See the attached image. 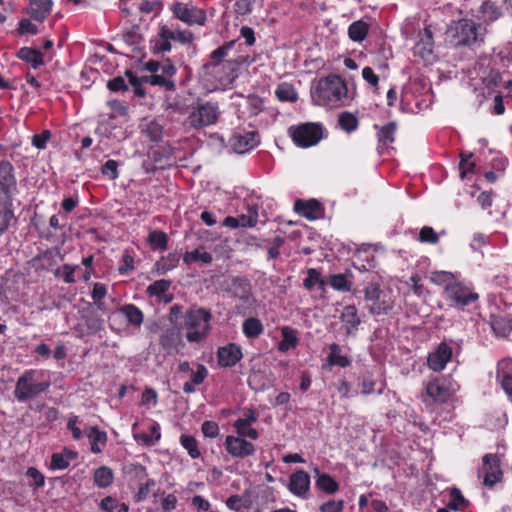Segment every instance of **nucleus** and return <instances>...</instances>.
Masks as SVG:
<instances>
[{
  "label": "nucleus",
  "mask_w": 512,
  "mask_h": 512,
  "mask_svg": "<svg viewBox=\"0 0 512 512\" xmlns=\"http://www.w3.org/2000/svg\"><path fill=\"white\" fill-rule=\"evenodd\" d=\"M329 354L326 358V363L323 364V369L331 370L333 366H338L340 368H347L351 365L352 361L350 357L346 354L342 353V348L337 343H332L329 345Z\"/></svg>",
  "instance_id": "obj_21"
},
{
  "label": "nucleus",
  "mask_w": 512,
  "mask_h": 512,
  "mask_svg": "<svg viewBox=\"0 0 512 512\" xmlns=\"http://www.w3.org/2000/svg\"><path fill=\"white\" fill-rule=\"evenodd\" d=\"M396 133V124L394 122H390L378 129L377 138H378V149L380 152L383 150H387L390 148L391 144L395 140Z\"/></svg>",
  "instance_id": "obj_29"
},
{
  "label": "nucleus",
  "mask_w": 512,
  "mask_h": 512,
  "mask_svg": "<svg viewBox=\"0 0 512 512\" xmlns=\"http://www.w3.org/2000/svg\"><path fill=\"white\" fill-rule=\"evenodd\" d=\"M224 447L231 457L237 459H245L256 453V446L251 440L234 435L226 436Z\"/></svg>",
  "instance_id": "obj_13"
},
{
  "label": "nucleus",
  "mask_w": 512,
  "mask_h": 512,
  "mask_svg": "<svg viewBox=\"0 0 512 512\" xmlns=\"http://www.w3.org/2000/svg\"><path fill=\"white\" fill-rule=\"evenodd\" d=\"M491 327L496 335L506 337L512 332V318L506 314L492 316Z\"/></svg>",
  "instance_id": "obj_31"
},
{
  "label": "nucleus",
  "mask_w": 512,
  "mask_h": 512,
  "mask_svg": "<svg viewBox=\"0 0 512 512\" xmlns=\"http://www.w3.org/2000/svg\"><path fill=\"white\" fill-rule=\"evenodd\" d=\"M449 500L447 507L454 511H463L469 506V501L463 496L460 489L451 487L448 489Z\"/></svg>",
  "instance_id": "obj_36"
},
{
  "label": "nucleus",
  "mask_w": 512,
  "mask_h": 512,
  "mask_svg": "<svg viewBox=\"0 0 512 512\" xmlns=\"http://www.w3.org/2000/svg\"><path fill=\"white\" fill-rule=\"evenodd\" d=\"M226 506L235 512H241L245 508H249L250 501L244 500L242 496L234 494L229 496L225 501Z\"/></svg>",
  "instance_id": "obj_56"
},
{
  "label": "nucleus",
  "mask_w": 512,
  "mask_h": 512,
  "mask_svg": "<svg viewBox=\"0 0 512 512\" xmlns=\"http://www.w3.org/2000/svg\"><path fill=\"white\" fill-rule=\"evenodd\" d=\"M78 267V265L64 264L56 269L55 276L62 278L66 284H73L76 282L75 271Z\"/></svg>",
  "instance_id": "obj_53"
},
{
  "label": "nucleus",
  "mask_w": 512,
  "mask_h": 512,
  "mask_svg": "<svg viewBox=\"0 0 512 512\" xmlns=\"http://www.w3.org/2000/svg\"><path fill=\"white\" fill-rule=\"evenodd\" d=\"M282 340L278 344V350L281 352H287L290 349L295 348L298 345V333L295 329L289 326H283L281 328Z\"/></svg>",
  "instance_id": "obj_33"
},
{
  "label": "nucleus",
  "mask_w": 512,
  "mask_h": 512,
  "mask_svg": "<svg viewBox=\"0 0 512 512\" xmlns=\"http://www.w3.org/2000/svg\"><path fill=\"white\" fill-rule=\"evenodd\" d=\"M247 105L250 114L257 115L264 109V101L260 96L250 95L247 97Z\"/></svg>",
  "instance_id": "obj_64"
},
{
  "label": "nucleus",
  "mask_w": 512,
  "mask_h": 512,
  "mask_svg": "<svg viewBox=\"0 0 512 512\" xmlns=\"http://www.w3.org/2000/svg\"><path fill=\"white\" fill-rule=\"evenodd\" d=\"M190 373L189 381L183 385V392L186 394L194 393L196 387L202 384L209 375L208 369L203 364H197L196 370H192Z\"/></svg>",
  "instance_id": "obj_24"
},
{
  "label": "nucleus",
  "mask_w": 512,
  "mask_h": 512,
  "mask_svg": "<svg viewBox=\"0 0 512 512\" xmlns=\"http://www.w3.org/2000/svg\"><path fill=\"white\" fill-rule=\"evenodd\" d=\"M310 476L300 469L292 473L289 477L288 490L295 496L306 498L310 490Z\"/></svg>",
  "instance_id": "obj_18"
},
{
  "label": "nucleus",
  "mask_w": 512,
  "mask_h": 512,
  "mask_svg": "<svg viewBox=\"0 0 512 512\" xmlns=\"http://www.w3.org/2000/svg\"><path fill=\"white\" fill-rule=\"evenodd\" d=\"M354 275L351 270L346 269L343 273L331 274L327 279V284L336 291L350 292L353 287Z\"/></svg>",
  "instance_id": "obj_22"
},
{
  "label": "nucleus",
  "mask_w": 512,
  "mask_h": 512,
  "mask_svg": "<svg viewBox=\"0 0 512 512\" xmlns=\"http://www.w3.org/2000/svg\"><path fill=\"white\" fill-rule=\"evenodd\" d=\"M338 126L346 133H352L359 127V120L356 115L351 112L344 111L338 115Z\"/></svg>",
  "instance_id": "obj_44"
},
{
  "label": "nucleus",
  "mask_w": 512,
  "mask_h": 512,
  "mask_svg": "<svg viewBox=\"0 0 512 512\" xmlns=\"http://www.w3.org/2000/svg\"><path fill=\"white\" fill-rule=\"evenodd\" d=\"M220 116L219 108L216 104L206 102L198 105L190 113L188 120L192 127L202 128L215 124Z\"/></svg>",
  "instance_id": "obj_12"
},
{
  "label": "nucleus",
  "mask_w": 512,
  "mask_h": 512,
  "mask_svg": "<svg viewBox=\"0 0 512 512\" xmlns=\"http://www.w3.org/2000/svg\"><path fill=\"white\" fill-rule=\"evenodd\" d=\"M195 35L188 29H180L179 26L169 23H159L157 35L153 44L155 53H168L172 50V42L182 45H190L194 42Z\"/></svg>",
  "instance_id": "obj_5"
},
{
  "label": "nucleus",
  "mask_w": 512,
  "mask_h": 512,
  "mask_svg": "<svg viewBox=\"0 0 512 512\" xmlns=\"http://www.w3.org/2000/svg\"><path fill=\"white\" fill-rule=\"evenodd\" d=\"M232 3L231 13L238 19L241 16L248 15L252 11L249 0H229Z\"/></svg>",
  "instance_id": "obj_58"
},
{
  "label": "nucleus",
  "mask_w": 512,
  "mask_h": 512,
  "mask_svg": "<svg viewBox=\"0 0 512 512\" xmlns=\"http://www.w3.org/2000/svg\"><path fill=\"white\" fill-rule=\"evenodd\" d=\"M275 95L278 100L283 102H296L298 99V93L295 87L291 83L282 82L280 83L276 90Z\"/></svg>",
  "instance_id": "obj_45"
},
{
  "label": "nucleus",
  "mask_w": 512,
  "mask_h": 512,
  "mask_svg": "<svg viewBox=\"0 0 512 512\" xmlns=\"http://www.w3.org/2000/svg\"><path fill=\"white\" fill-rule=\"evenodd\" d=\"M484 34L485 30L480 24L466 18L453 22L446 32L450 44L454 47H471L477 42H483Z\"/></svg>",
  "instance_id": "obj_4"
},
{
  "label": "nucleus",
  "mask_w": 512,
  "mask_h": 512,
  "mask_svg": "<svg viewBox=\"0 0 512 512\" xmlns=\"http://www.w3.org/2000/svg\"><path fill=\"white\" fill-rule=\"evenodd\" d=\"M142 82L148 83L153 86H160L165 88L166 90H174L175 83L173 79H169L167 76L162 74H152L150 76H145L142 78Z\"/></svg>",
  "instance_id": "obj_50"
},
{
  "label": "nucleus",
  "mask_w": 512,
  "mask_h": 512,
  "mask_svg": "<svg viewBox=\"0 0 512 512\" xmlns=\"http://www.w3.org/2000/svg\"><path fill=\"white\" fill-rule=\"evenodd\" d=\"M461 160L459 163L460 176L461 178H465L468 174L474 173V169L476 164L472 161L473 154L472 153H461Z\"/></svg>",
  "instance_id": "obj_55"
},
{
  "label": "nucleus",
  "mask_w": 512,
  "mask_h": 512,
  "mask_svg": "<svg viewBox=\"0 0 512 512\" xmlns=\"http://www.w3.org/2000/svg\"><path fill=\"white\" fill-rule=\"evenodd\" d=\"M179 442L192 459H198L201 457L199 442L194 436L182 434L179 438Z\"/></svg>",
  "instance_id": "obj_48"
},
{
  "label": "nucleus",
  "mask_w": 512,
  "mask_h": 512,
  "mask_svg": "<svg viewBox=\"0 0 512 512\" xmlns=\"http://www.w3.org/2000/svg\"><path fill=\"white\" fill-rule=\"evenodd\" d=\"M16 188L17 181L13 165L7 160L0 161V196L8 205H12V196Z\"/></svg>",
  "instance_id": "obj_14"
},
{
  "label": "nucleus",
  "mask_w": 512,
  "mask_h": 512,
  "mask_svg": "<svg viewBox=\"0 0 512 512\" xmlns=\"http://www.w3.org/2000/svg\"><path fill=\"white\" fill-rule=\"evenodd\" d=\"M364 299L368 303V310L372 315H387L396 302V296L389 287L381 288L379 283L370 282L364 288Z\"/></svg>",
  "instance_id": "obj_7"
},
{
  "label": "nucleus",
  "mask_w": 512,
  "mask_h": 512,
  "mask_svg": "<svg viewBox=\"0 0 512 512\" xmlns=\"http://www.w3.org/2000/svg\"><path fill=\"white\" fill-rule=\"evenodd\" d=\"M138 441L147 446H152L161 438L160 426L157 422H152L149 426V432H142L135 435Z\"/></svg>",
  "instance_id": "obj_43"
},
{
  "label": "nucleus",
  "mask_w": 512,
  "mask_h": 512,
  "mask_svg": "<svg viewBox=\"0 0 512 512\" xmlns=\"http://www.w3.org/2000/svg\"><path fill=\"white\" fill-rule=\"evenodd\" d=\"M456 392V388L453 383L445 377H436L427 382L425 386L424 402H427V398L431 403H445L447 402Z\"/></svg>",
  "instance_id": "obj_11"
},
{
  "label": "nucleus",
  "mask_w": 512,
  "mask_h": 512,
  "mask_svg": "<svg viewBox=\"0 0 512 512\" xmlns=\"http://www.w3.org/2000/svg\"><path fill=\"white\" fill-rule=\"evenodd\" d=\"M294 211L308 220H317L324 216L325 210L316 199H298L294 202Z\"/></svg>",
  "instance_id": "obj_17"
},
{
  "label": "nucleus",
  "mask_w": 512,
  "mask_h": 512,
  "mask_svg": "<svg viewBox=\"0 0 512 512\" xmlns=\"http://www.w3.org/2000/svg\"><path fill=\"white\" fill-rule=\"evenodd\" d=\"M453 348L446 342H441L437 347L428 353L427 367L434 372H441L451 361Z\"/></svg>",
  "instance_id": "obj_15"
},
{
  "label": "nucleus",
  "mask_w": 512,
  "mask_h": 512,
  "mask_svg": "<svg viewBox=\"0 0 512 512\" xmlns=\"http://www.w3.org/2000/svg\"><path fill=\"white\" fill-rule=\"evenodd\" d=\"M429 279L433 284L443 288V296L452 307L463 310L479 300V294L473 285L462 279L458 273L433 271Z\"/></svg>",
  "instance_id": "obj_1"
},
{
  "label": "nucleus",
  "mask_w": 512,
  "mask_h": 512,
  "mask_svg": "<svg viewBox=\"0 0 512 512\" xmlns=\"http://www.w3.org/2000/svg\"><path fill=\"white\" fill-rule=\"evenodd\" d=\"M118 312L125 317L127 322L135 328H140L144 315L134 304H125L118 309Z\"/></svg>",
  "instance_id": "obj_32"
},
{
  "label": "nucleus",
  "mask_w": 512,
  "mask_h": 512,
  "mask_svg": "<svg viewBox=\"0 0 512 512\" xmlns=\"http://www.w3.org/2000/svg\"><path fill=\"white\" fill-rule=\"evenodd\" d=\"M86 436L88 437L91 445V452L99 454L102 452V447L107 442V434L101 431L98 427L92 426L86 430Z\"/></svg>",
  "instance_id": "obj_30"
},
{
  "label": "nucleus",
  "mask_w": 512,
  "mask_h": 512,
  "mask_svg": "<svg viewBox=\"0 0 512 512\" xmlns=\"http://www.w3.org/2000/svg\"><path fill=\"white\" fill-rule=\"evenodd\" d=\"M134 471H135L136 475L139 477V479L146 478V481L144 483L140 484V487H139L137 493L135 494L136 502H141L148 497L151 488L154 487L156 483L153 479L147 478L148 474H147V469L145 466L135 465Z\"/></svg>",
  "instance_id": "obj_27"
},
{
  "label": "nucleus",
  "mask_w": 512,
  "mask_h": 512,
  "mask_svg": "<svg viewBox=\"0 0 512 512\" xmlns=\"http://www.w3.org/2000/svg\"><path fill=\"white\" fill-rule=\"evenodd\" d=\"M288 134L298 147L308 148L320 142L324 128L320 123L306 122L289 127Z\"/></svg>",
  "instance_id": "obj_8"
},
{
  "label": "nucleus",
  "mask_w": 512,
  "mask_h": 512,
  "mask_svg": "<svg viewBox=\"0 0 512 512\" xmlns=\"http://www.w3.org/2000/svg\"><path fill=\"white\" fill-rule=\"evenodd\" d=\"M242 357V349L236 343H229L226 346L219 347L217 350L218 365L221 367H233Z\"/></svg>",
  "instance_id": "obj_19"
},
{
  "label": "nucleus",
  "mask_w": 512,
  "mask_h": 512,
  "mask_svg": "<svg viewBox=\"0 0 512 512\" xmlns=\"http://www.w3.org/2000/svg\"><path fill=\"white\" fill-rule=\"evenodd\" d=\"M59 256L61 259H63V255L61 254L60 250L58 248H51L47 249L40 254H38L33 261H42L43 264L41 265L42 268L48 269L49 267L53 266L55 264V257Z\"/></svg>",
  "instance_id": "obj_51"
},
{
  "label": "nucleus",
  "mask_w": 512,
  "mask_h": 512,
  "mask_svg": "<svg viewBox=\"0 0 512 512\" xmlns=\"http://www.w3.org/2000/svg\"><path fill=\"white\" fill-rule=\"evenodd\" d=\"M172 282L166 279L156 280L147 287V294L150 297H157L159 300L169 303L173 300L172 294H167L171 287Z\"/></svg>",
  "instance_id": "obj_23"
},
{
  "label": "nucleus",
  "mask_w": 512,
  "mask_h": 512,
  "mask_svg": "<svg viewBox=\"0 0 512 512\" xmlns=\"http://www.w3.org/2000/svg\"><path fill=\"white\" fill-rule=\"evenodd\" d=\"M180 261V255L178 252H171L166 256L161 257L156 262V269L159 273L165 274L168 271L176 268Z\"/></svg>",
  "instance_id": "obj_47"
},
{
  "label": "nucleus",
  "mask_w": 512,
  "mask_h": 512,
  "mask_svg": "<svg viewBox=\"0 0 512 512\" xmlns=\"http://www.w3.org/2000/svg\"><path fill=\"white\" fill-rule=\"evenodd\" d=\"M119 164L115 160H108L102 167L101 173L103 176L107 177L110 180H115L119 176L118 171Z\"/></svg>",
  "instance_id": "obj_63"
},
{
  "label": "nucleus",
  "mask_w": 512,
  "mask_h": 512,
  "mask_svg": "<svg viewBox=\"0 0 512 512\" xmlns=\"http://www.w3.org/2000/svg\"><path fill=\"white\" fill-rule=\"evenodd\" d=\"M315 485L320 491L329 495L339 491L338 482L327 473L319 475V477L316 479Z\"/></svg>",
  "instance_id": "obj_46"
},
{
  "label": "nucleus",
  "mask_w": 512,
  "mask_h": 512,
  "mask_svg": "<svg viewBox=\"0 0 512 512\" xmlns=\"http://www.w3.org/2000/svg\"><path fill=\"white\" fill-rule=\"evenodd\" d=\"M237 437H243L251 441H256L259 438V432L256 428L252 427L251 424L245 423L239 419L233 423Z\"/></svg>",
  "instance_id": "obj_42"
},
{
  "label": "nucleus",
  "mask_w": 512,
  "mask_h": 512,
  "mask_svg": "<svg viewBox=\"0 0 512 512\" xmlns=\"http://www.w3.org/2000/svg\"><path fill=\"white\" fill-rule=\"evenodd\" d=\"M26 475L33 480V483L29 484L30 487L39 489L45 485V476L37 468L29 467Z\"/></svg>",
  "instance_id": "obj_61"
},
{
  "label": "nucleus",
  "mask_w": 512,
  "mask_h": 512,
  "mask_svg": "<svg viewBox=\"0 0 512 512\" xmlns=\"http://www.w3.org/2000/svg\"><path fill=\"white\" fill-rule=\"evenodd\" d=\"M16 57L30 64L34 69L45 64L43 53L40 50L31 47L20 48L16 53Z\"/></svg>",
  "instance_id": "obj_25"
},
{
  "label": "nucleus",
  "mask_w": 512,
  "mask_h": 512,
  "mask_svg": "<svg viewBox=\"0 0 512 512\" xmlns=\"http://www.w3.org/2000/svg\"><path fill=\"white\" fill-rule=\"evenodd\" d=\"M212 260V255L207 252L203 246H200L193 251H187L183 255V261L187 265H191L195 262L210 264Z\"/></svg>",
  "instance_id": "obj_39"
},
{
  "label": "nucleus",
  "mask_w": 512,
  "mask_h": 512,
  "mask_svg": "<svg viewBox=\"0 0 512 512\" xmlns=\"http://www.w3.org/2000/svg\"><path fill=\"white\" fill-rule=\"evenodd\" d=\"M233 151L238 154H244L259 143V135L255 131H237L229 139Z\"/></svg>",
  "instance_id": "obj_16"
},
{
  "label": "nucleus",
  "mask_w": 512,
  "mask_h": 512,
  "mask_svg": "<svg viewBox=\"0 0 512 512\" xmlns=\"http://www.w3.org/2000/svg\"><path fill=\"white\" fill-rule=\"evenodd\" d=\"M169 9L174 18L188 26H204L208 20L206 11L192 1H174Z\"/></svg>",
  "instance_id": "obj_9"
},
{
  "label": "nucleus",
  "mask_w": 512,
  "mask_h": 512,
  "mask_svg": "<svg viewBox=\"0 0 512 512\" xmlns=\"http://www.w3.org/2000/svg\"><path fill=\"white\" fill-rule=\"evenodd\" d=\"M29 14L32 19L43 22L50 14L53 6L52 0H29Z\"/></svg>",
  "instance_id": "obj_26"
},
{
  "label": "nucleus",
  "mask_w": 512,
  "mask_h": 512,
  "mask_svg": "<svg viewBox=\"0 0 512 512\" xmlns=\"http://www.w3.org/2000/svg\"><path fill=\"white\" fill-rule=\"evenodd\" d=\"M242 332L248 339H257L264 332V326L260 319L249 317L242 324Z\"/></svg>",
  "instance_id": "obj_35"
},
{
  "label": "nucleus",
  "mask_w": 512,
  "mask_h": 512,
  "mask_svg": "<svg viewBox=\"0 0 512 512\" xmlns=\"http://www.w3.org/2000/svg\"><path fill=\"white\" fill-rule=\"evenodd\" d=\"M107 295V286L103 283L96 282L93 285V289L91 292V298L93 302L98 306L101 307L103 305V300Z\"/></svg>",
  "instance_id": "obj_60"
},
{
  "label": "nucleus",
  "mask_w": 512,
  "mask_h": 512,
  "mask_svg": "<svg viewBox=\"0 0 512 512\" xmlns=\"http://www.w3.org/2000/svg\"><path fill=\"white\" fill-rule=\"evenodd\" d=\"M477 476L483 486L491 489L503 479L501 459L498 454H485L482 457V464L478 468Z\"/></svg>",
  "instance_id": "obj_10"
},
{
  "label": "nucleus",
  "mask_w": 512,
  "mask_h": 512,
  "mask_svg": "<svg viewBox=\"0 0 512 512\" xmlns=\"http://www.w3.org/2000/svg\"><path fill=\"white\" fill-rule=\"evenodd\" d=\"M370 26L363 20L352 22L348 27V36L353 42L361 43L368 35Z\"/></svg>",
  "instance_id": "obj_37"
},
{
  "label": "nucleus",
  "mask_w": 512,
  "mask_h": 512,
  "mask_svg": "<svg viewBox=\"0 0 512 512\" xmlns=\"http://www.w3.org/2000/svg\"><path fill=\"white\" fill-rule=\"evenodd\" d=\"M344 506L343 499H330L319 506V512H343Z\"/></svg>",
  "instance_id": "obj_62"
},
{
  "label": "nucleus",
  "mask_w": 512,
  "mask_h": 512,
  "mask_svg": "<svg viewBox=\"0 0 512 512\" xmlns=\"http://www.w3.org/2000/svg\"><path fill=\"white\" fill-rule=\"evenodd\" d=\"M340 319L344 324L345 330L348 334L357 330L358 326L361 323L360 317L358 315V310L355 305L345 306L340 315Z\"/></svg>",
  "instance_id": "obj_28"
},
{
  "label": "nucleus",
  "mask_w": 512,
  "mask_h": 512,
  "mask_svg": "<svg viewBox=\"0 0 512 512\" xmlns=\"http://www.w3.org/2000/svg\"><path fill=\"white\" fill-rule=\"evenodd\" d=\"M135 256L136 254L132 248L123 251L118 267L120 275H129L135 270Z\"/></svg>",
  "instance_id": "obj_41"
},
{
  "label": "nucleus",
  "mask_w": 512,
  "mask_h": 512,
  "mask_svg": "<svg viewBox=\"0 0 512 512\" xmlns=\"http://www.w3.org/2000/svg\"><path fill=\"white\" fill-rule=\"evenodd\" d=\"M313 103L330 109L347 105L354 98L346 81L339 75L329 74L315 80L311 86Z\"/></svg>",
  "instance_id": "obj_2"
},
{
  "label": "nucleus",
  "mask_w": 512,
  "mask_h": 512,
  "mask_svg": "<svg viewBox=\"0 0 512 512\" xmlns=\"http://www.w3.org/2000/svg\"><path fill=\"white\" fill-rule=\"evenodd\" d=\"M44 373L40 370H26L18 379L14 389V396L19 402H27L45 392L50 382L44 380Z\"/></svg>",
  "instance_id": "obj_6"
},
{
  "label": "nucleus",
  "mask_w": 512,
  "mask_h": 512,
  "mask_svg": "<svg viewBox=\"0 0 512 512\" xmlns=\"http://www.w3.org/2000/svg\"><path fill=\"white\" fill-rule=\"evenodd\" d=\"M147 242L153 250L164 251L167 249L168 236L161 230H153L149 233Z\"/></svg>",
  "instance_id": "obj_49"
},
{
  "label": "nucleus",
  "mask_w": 512,
  "mask_h": 512,
  "mask_svg": "<svg viewBox=\"0 0 512 512\" xmlns=\"http://www.w3.org/2000/svg\"><path fill=\"white\" fill-rule=\"evenodd\" d=\"M259 209L256 204L247 205V213L237 216L239 228H253L258 223Z\"/></svg>",
  "instance_id": "obj_40"
},
{
  "label": "nucleus",
  "mask_w": 512,
  "mask_h": 512,
  "mask_svg": "<svg viewBox=\"0 0 512 512\" xmlns=\"http://www.w3.org/2000/svg\"><path fill=\"white\" fill-rule=\"evenodd\" d=\"M496 379L512 401V358L506 357L498 361Z\"/></svg>",
  "instance_id": "obj_20"
},
{
  "label": "nucleus",
  "mask_w": 512,
  "mask_h": 512,
  "mask_svg": "<svg viewBox=\"0 0 512 512\" xmlns=\"http://www.w3.org/2000/svg\"><path fill=\"white\" fill-rule=\"evenodd\" d=\"M93 481L98 488H107L114 481V472L108 466H101L95 469Z\"/></svg>",
  "instance_id": "obj_38"
},
{
  "label": "nucleus",
  "mask_w": 512,
  "mask_h": 512,
  "mask_svg": "<svg viewBox=\"0 0 512 512\" xmlns=\"http://www.w3.org/2000/svg\"><path fill=\"white\" fill-rule=\"evenodd\" d=\"M13 217L12 205L3 202V204L0 205V236L8 229Z\"/></svg>",
  "instance_id": "obj_54"
},
{
  "label": "nucleus",
  "mask_w": 512,
  "mask_h": 512,
  "mask_svg": "<svg viewBox=\"0 0 512 512\" xmlns=\"http://www.w3.org/2000/svg\"><path fill=\"white\" fill-rule=\"evenodd\" d=\"M410 286H411L413 293L417 297L425 298L430 295V291L423 284L422 279H421L420 275H418V274H414L410 277Z\"/></svg>",
  "instance_id": "obj_57"
},
{
  "label": "nucleus",
  "mask_w": 512,
  "mask_h": 512,
  "mask_svg": "<svg viewBox=\"0 0 512 512\" xmlns=\"http://www.w3.org/2000/svg\"><path fill=\"white\" fill-rule=\"evenodd\" d=\"M418 240L421 243L437 244L439 242V235L432 227L424 226L419 232Z\"/></svg>",
  "instance_id": "obj_59"
},
{
  "label": "nucleus",
  "mask_w": 512,
  "mask_h": 512,
  "mask_svg": "<svg viewBox=\"0 0 512 512\" xmlns=\"http://www.w3.org/2000/svg\"><path fill=\"white\" fill-rule=\"evenodd\" d=\"M306 274H307V276L303 280V287L306 290L311 291L314 289L315 286H318V288L322 291L325 290V287L327 285V280H325L322 277L320 270H318L316 268H309L306 271Z\"/></svg>",
  "instance_id": "obj_34"
},
{
  "label": "nucleus",
  "mask_w": 512,
  "mask_h": 512,
  "mask_svg": "<svg viewBox=\"0 0 512 512\" xmlns=\"http://www.w3.org/2000/svg\"><path fill=\"white\" fill-rule=\"evenodd\" d=\"M212 314L205 308H190L183 317L179 330L184 331L189 343H200L211 331Z\"/></svg>",
  "instance_id": "obj_3"
},
{
  "label": "nucleus",
  "mask_w": 512,
  "mask_h": 512,
  "mask_svg": "<svg viewBox=\"0 0 512 512\" xmlns=\"http://www.w3.org/2000/svg\"><path fill=\"white\" fill-rule=\"evenodd\" d=\"M236 40H230L225 42L222 46L218 47L210 54V61L212 65H219L225 57L228 55V52L234 47Z\"/></svg>",
  "instance_id": "obj_52"
}]
</instances>
